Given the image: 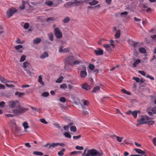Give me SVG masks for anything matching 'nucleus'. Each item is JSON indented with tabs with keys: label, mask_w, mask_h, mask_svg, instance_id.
<instances>
[{
	"label": "nucleus",
	"mask_w": 156,
	"mask_h": 156,
	"mask_svg": "<svg viewBox=\"0 0 156 156\" xmlns=\"http://www.w3.org/2000/svg\"><path fill=\"white\" fill-rule=\"evenodd\" d=\"M23 126L24 128L25 129H27L29 128L28 124L27 122H25L23 123Z\"/></svg>",
	"instance_id": "29"
},
{
	"label": "nucleus",
	"mask_w": 156,
	"mask_h": 156,
	"mask_svg": "<svg viewBox=\"0 0 156 156\" xmlns=\"http://www.w3.org/2000/svg\"><path fill=\"white\" fill-rule=\"evenodd\" d=\"M48 37L50 39V40L51 41H53V35L52 33H50L48 34Z\"/></svg>",
	"instance_id": "32"
},
{
	"label": "nucleus",
	"mask_w": 156,
	"mask_h": 156,
	"mask_svg": "<svg viewBox=\"0 0 156 156\" xmlns=\"http://www.w3.org/2000/svg\"><path fill=\"white\" fill-rule=\"evenodd\" d=\"M60 87L62 89H66L67 88V86L66 83H64L60 85Z\"/></svg>",
	"instance_id": "45"
},
{
	"label": "nucleus",
	"mask_w": 156,
	"mask_h": 156,
	"mask_svg": "<svg viewBox=\"0 0 156 156\" xmlns=\"http://www.w3.org/2000/svg\"><path fill=\"white\" fill-rule=\"evenodd\" d=\"M5 103L2 101L0 102V106L1 107H4L5 106Z\"/></svg>",
	"instance_id": "59"
},
{
	"label": "nucleus",
	"mask_w": 156,
	"mask_h": 156,
	"mask_svg": "<svg viewBox=\"0 0 156 156\" xmlns=\"http://www.w3.org/2000/svg\"><path fill=\"white\" fill-rule=\"evenodd\" d=\"M26 56L24 55H23L20 58V62H23L26 59Z\"/></svg>",
	"instance_id": "39"
},
{
	"label": "nucleus",
	"mask_w": 156,
	"mask_h": 156,
	"mask_svg": "<svg viewBox=\"0 0 156 156\" xmlns=\"http://www.w3.org/2000/svg\"><path fill=\"white\" fill-rule=\"evenodd\" d=\"M82 107L83 109V113L86 115L88 114V112L84 110V109H85V107L84 106H83V105H82Z\"/></svg>",
	"instance_id": "41"
},
{
	"label": "nucleus",
	"mask_w": 156,
	"mask_h": 156,
	"mask_svg": "<svg viewBox=\"0 0 156 156\" xmlns=\"http://www.w3.org/2000/svg\"><path fill=\"white\" fill-rule=\"evenodd\" d=\"M87 149H85L82 156H102L103 154L102 151H98L95 149H92L88 150L86 153Z\"/></svg>",
	"instance_id": "3"
},
{
	"label": "nucleus",
	"mask_w": 156,
	"mask_h": 156,
	"mask_svg": "<svg viewBox=\"0 0 156 156\" xmlns=\"http://www.w3.org/2000/svg\"><path fill=\"white\" fill-rule=\"evenodd\" d=\"M133 79L135 80L136 83H139L140 81V79L139 77H134Z\"/></svg>",
	"instance_id": "43"
},
{
	"label": "nucleus",
	"mask_w": 156,
	"mask_h": 156,
	"mask_svg": "<svg viewBox=\"0 0 156 156\" xmlns=\"http://www.w3.org/2000/svg\"><path fill=\"white\" fill-rule=\"evenodd\" d=\"M28 110L27 108L23 107L20 106V113H25Z\"/></svg>",
	"instance_id": "15"
},
{
	"label": "nucleus",
	"mask_w": 156,
	"mask_h": 156,
	"mask_svg": "<svg viewBox=\"0 0 156 156\" xmlns=\"http://www.w3.org/2000/svg\"><path fill=\"white\" fill-rule=\"evenodd\" d=\"M120 35V31L119 30H117L115 34V37L116 38H119Z\"/></svg>",
	"instance_id": "24"
},
{
	"label": "nucleus",
	"mask_w": 156,
	"mask_h": 156,
	"mask_svg": "<svg viewBox=\"0 0 156 156\" xmlns=\"http://www.w3.org/2000/svg\"><path fill=\"white\" fill-rule=\"evenodd\" d=\"M40 120L41 122L44 124H46L48 123V122H47L44 119H41Z\"/></svg>",
	"instance_id": "46"
},
{
	"label": "nucleus",
	"mask_w": 156,
	"mask_h": 156,
	"mask_svg": "<svg viewBox=\"0 0 156 156\" xmlns=\"http://www.w3.org/2000/svg\"><path fill=\"white\" fill-rule=\"evenodd\" d=\"M151 37L153 40L156 41V34L151 36Z\"/></svg>",
	"instance_id": "64"
},
{
	"label": "nucleus",
	"mask_w": 156,
	"mask_h": 156,
	"mask_svg": "<svg viewBox=\"0 0 156 156\" xmlns=\"http://www.w3.org/2000/svg\"><path fill=\"white\" fill-rule=\"evenodd\" d=\"M30 66V64L28 62H25L23 63V67L24 69L25 70L27 73L28 74H30L31 73L28 70V68H29Z\"/></svg>",
	"instance_id": "8"
},
{
	"label": "nucleus",
	"mask_w": 156,
	"mask_h": 156,
	"mask_svg": "<svg viewBox=\"0 0 156 156\" xmlns=\"http://www.w3.org/2000/svg\"><path fill=\"white\" fill-rule=\"evenodd\" d=\"M29 27V24L28 23H26L24 26V28L25 29H27Z\"/></svg>",
	"instance_id": "51"
},
{
	"label": "nucleus",
	"mask_w": 156,
	"mask_h": 156,
	"mask_svg": "<svg viewBox=\"0 0 156 156\" xmlns=\"http://www.w3.org/2000/svg\"><path fill=\"white\" fill-rule=\"evenodd\" d=\"M148 114L150 116H152L153 114H156V106L154 108L149 107L147 108L146 110Z\"/></svg>",
	"instance_id": "6"
},
{
	"label": "nucleus",
	"mask_w": 156,
	"mask_h": 156,
	"mask_svg": "<svg viewBox=\"0 0 156 156\" xmlns=\"http://www.w3.org/2000/svg\"><path fill=\"white\" fill-rule=\"evenodd\" d=\"M98 2L95 0H93L92 2H89V4L91 6L94 5L98 4Z\"/></svg>",
	"instance_id": "18"
},
{
	"label": "nucleus",
	"mask_w": 156,
	"mask_h": 156,
	"mask_svg": "<svg viewBox=\"0 0 156 156\" xmlns=\"http://www.w3.org/2000/svg\"><path fill=\"white\" fill-rule=\"evenodd\" d=\"M82 88L85 90H88L90 88V86L88 85L86 83H85L82 85Z\"/></svg>",
	"instance_id": "13"
},
{
	"label": "nucleus",
	"mask_w": 156,
	"mask_h": 156,
	"mask_svg": "<svg viewBox=\"0 0 156 156\" xmlns=\"http://www.w3.org/2000/svg\"><path fill=\"white\" fill-rule=\"evenodd\" d=\"M30 108H31V109L34 111H35L37 112H38L40 111V109L38 108H36L35 107H34L32 106H30Z\"/></svg>",
	"instance_id": "37"
},
{
	"label": "nucleus",
	"mask_w": 156,
	"mask_h": 156,
	"mask_svg": "<svg viewBox=\"0 0 156 156\" xmlns=\"http://www.w3.org/2000/svg\"><path fill=\"white\" fill-rule=\"evenodd\" d=\"M94 52L97 55H101L103 54V50L100 48H99L98 50H95Z\"/></svg>",
	"instance_id": "12"
},
{
	"label": "nucleus",
	"mask_w": 156,
	"mask_h": 156,
	"mask_svg": "<svg viewBox=\"0 0 156 156\" xmlns=\"http://www.w3.org/2000/svg\"><path fill=\"white\" fill-rule=\"evenodd\" d=\"M65 151V148H63L61 151L58 152V155L60 156L63 155L64 154V152Z\"/></svg>",
	"instance_id": "27"
},
{
	"label": "nucleus",
	"mask_w": 156,
	"mask_h": 156,
	"mask_svg": "<svg viewBox=\"0 0 156 156\" xmlns=\"http://www.w3.org/2000/svg\"><path fill=\"white\" fill-rule=\"evenodd\" d=\"M12 122V126L13 127H14L15 129H17V128L16 126V122L14 121H13Z\"/></svg>",
	"instance_id": "53"
},
{
	"label": "nucleus",
	"mask_w": 156,
	"mask_h": 156,
	"mask_svg": "<svg viewBox=\"0 0 156 156\" xmlns=\"http://www.w3.org/2000/svg\"><path fill=\"white\" fill-rule=\"evenodd\" d=\"M48 53L46 52H45L41 55L40 58H41L44 59L46 57H48Z\"/></svg>",
	"instance_id": "16"
},
{
	"label": "nucleus",
	"mask_w": 156,
	"mask_h": 156,
	"mask_svg": "<svg viewBox=\"0 0 156 156\" xmlns=\"http://www.w3.org/2000/svg\"><path fill=\"white\" fill-rule=\"evenodd\" d=\"M153 119V118H151L147 116L141 115L140 119L137 120L138 124H137L136 126H138V125L143 124H147L148 125L152 126L155 123V121L152 120Z\"/></svg>",
	"instance_id": "2"
},
{
	"label": "nucleus",
	"mask_w": 156,
	"mask_h": 156,
	"mask_svg": "<svg viewBox=\"0 0 156 156\" xmlns=\"http://www.w3.org/2000/svg\"><path fill=\"white\" fill-rule=\"evenodd\" d=\"M0 80L2 83L5 84L8 83L9 82V81L1 76H0Z\"/></svg>",
	"instance_id": "14"
},
{
	"label": "nucleus",
	"mask_w": 156,
	"mask_h": 156,
	"mask_svg": "<svg viewBox=\"0 0 156 156\" xmlns=\"http://www.w3.org/2000/svg\"><path fill=\"white\" fill-rule=\"evenodd\" d=\"M63 79V77L61 76L56 80V82L57 83H60L62 82Z\"/></svg>",
	"instance_id": "38"
},
{
	"label": "nucleus",
	"mask_w": 156,
	"mask_h": 156,
	"mask_svg": "<svg viewBox=\"0 0 156 156\" xmlns=\"http://www.w3.org/2000/svg\"><path fill=\"white\" fill-rule=\"evenodd\" d=\"M13 112L14 113L15 115H17L19 113V110L17 109H15L13 110Z\"/></svg>",
	"instance_id": "57"
},
{
	"label": "nucleus",
	"mask_w": 156,
	"mask_h": 156,
	"mask_svg": "<svg viewBox=\"0 0 156 156\" xmlns=\"http://www.w3.org/2000/svg\"><path fill=\"white\" fill-rule=\"evenodd\" d=\"M115 136L117 140L119 142H122V139H123V137H120L118 136H117L115 135Z\"/></svg>",
	"instance_id": "36"
},
{
	"label": "nucleus",
	"mask_w": 156,
	"mask_h": 156,
	"mask_svg": "<svg viewBox=\"0 0 156 156\" xmlns=\"http://www.w3.org/2000/svg\"><path fill=\"white\" fill-rule=\"evenodd\" d=\"M153 143L154 144L155 146H156V137L154 138L153 139L152 141Z\"/></svg>",
	"instance_id": "63"
},
{
	"label": "nucleus",
	"mask_w": 156,
	"mask_h": 156,
	"mask_svg": "<svg viewBox=\"0 0 156 156\" xmlns=\"http://www.w3.org/2000/svg\"><path fill=\"white\" fill-rule=\"evenodd\" d=\"M59 101L62 102L64 103L66 101V99L63 97H62L60 98Z\"/></svg>",
	"instance_id": "42"
},
{
	"label": "nucleus",
	"mask_w": 156,
	"mask_h": 156,
	"mask_svg": "<svg viewBox=\"0 0 156 156\" xmlns=\"http://www.w3.org/2000/svg\"><path fill=\"white\" fill-rule=\"evenodd\" d=\"M78 73H80V76L81 78H85L87 75L86 66L81 65L80 66L78 69Z\"/></svg>",
	"instance_id": "4"
},
{
	"label": "nucleus",
	"mask_w": 156,
	"mask_h": 156,
	"mask_svg": "<svg viewBox=\"0 0 156 156\" xmlns=\"http://www.w3.org/2000/svg\"><path fill=\"white\" fill-rule=\"evenodd\" d=\"M41 41V39L40 38H36L34 40L33 42L34 44H38Z\"/></svg>",
	"instance_id": "19"
},
{
	"label": "nucleus",
	"mask_w": 156,
	"mask_h": 156,
	"mask_svg": "<svg viewBox=\"0 0 156 156\" xmlns=\"http://www.w3.org/2000/svg\"><path fill=\"white\" fill-rule=\"evenodd\" d=\"M63 47H61L59 50V52L60 53L63 52Z\"/></svg>",
	"instance_id": "62"
},
{
	"label": "nucleus",
	"mask_w": 156,
	"mask_h": 156,
	"mask_svg": "<svg viewBox=\"0 0 156 156\" xmlns=\"http://www.w3.org/2000/svg\"><path fill=\"white\" fill-rule=\"evenodd\" d=\"M70 130L72 132H76V128L75 126H73L70 127Z\"/></svg>",
	"instance_id": "28"
},
{
	"label": "nucleus",
	"mask_w": 156,
	"mask_h": 156,
	"mask_svg": "<svg viewBox=\"0 0 156 156\" xmlns=\"http://www.w3.org/2000/svg\"><path fill=\"white\" fill-rule=\"evenodd\" d=\"M100 88V87L99 86H97L94 87L92 91L93 92H96L99 90Z\"/></svg>",
	"instance_id": "25"
},
{
	"label": "nucleus",
	"mask_w": 156,
	"mask_h": 156,
	"mask_svg": "<svg viewBox=\"0 0 156 156\" xmlns=\"http://www.w3.org/2000/svg\"><path fill=\"white\" fill-rule=\"evenodd\" d=\"M38 82L41 84H43V83L42 81V77L41 76H39Z\"/></svg>",
	"instance_id": "47"
},
{
	"label": "nucleus",
	"mask_w": 156,
	"mask_h": 156,
	"mask_svg": "<svg viewBox=\"0 0 156 156\" xmlns=\"http://www.w3.org/2000/svg\"><path fill=\"white\" fill-rule=\"evenodd\" d=\"M22 5L20 6V9H25L27 5H29V1H25L24 0H22Z\"/></svg>",
	"instance_id": "10"
},
{
	"label": "nucleus",
	"mask_w": 156,
	"mask_h": 156,
	"mask_svg": "<svg viewBox=\"0 0 156 156\" xmlns=\"http://www.w3.org/2000/svg\"><path fill=\"white\" fill-rule=\"evenodd\" d=\"M110 44L111 45V46H112V47L113 48H114L115 47V45L114 44V41L112 40H111L110 41Z\"/></svg>",
	"instance_id": "56"
},
{
	"label": "nucleus",
	"mask_w": 156,
	"mask_h": 156,
	"mask_svg": "<svg viewBox=\"0 0 156 156\" xmlns=\"http://www.w3.org/2000/svg\"><path fill=\"white\" fill-rule=\"evenodd\" d=\"M141 60L140 59H137L136 61L133 63V66L134 67L136 66L140 62Z\"/></svg>",
	"instance_id": "26"
},
{
	"label": "nucleus",
	"mask_w": 156,
	"mask_h": 156,
	"mask_svg": "<svg viewBox=\"0 0 156 156\" xmlns=\"http://www.w3.org/2000/svg\"><path fill=\"white\" fill-rule=\"evenodd\" d=\"M139 51L140 53L143 54H145L146 52V49L144 48H139Z\"/></svg>",
	"instance_id": "20"
},
{
	"label": "nucleus",
	"mask_w": 156,
	"mask_h": 156,
	"mask_svg": "<svg viewBox=\"0 0 156 156\" xmlns=\"http://www.w3.org/2000/svg\"><path fill=\"white\" fill-rule=\"evenodd\" d=\"M132 43L133 44V46L134 47H136L139 46V44L136 42L134 43V41H132Z\"/></svg>",
	"instance_id": "55"
},
{
	"label": "nucleus",
	"mask_w": 156,
	"mask_h": 156,
	"mask_svg": "<svg viewBox=\"0 0 156 156\" xmlns=\"http://www.w3.org/2000/svg\"><path fill=\"white\" fill-rule=\"evenodd\" d=\"M81 153V152L80 151H74L73 152H72L70 153V155H73L74 154H77L78 153Z\"/></svg>",
	"instance_id": "44"
},
{
	"label": "nucleus",
	"mask_w": 156,
	"mask_h": 156,
	"mask_svg": "<svg viewBox=\"0 0 156 156\" xmlns=\"http://www.w3.org/2000/svg\"><path fill=\"white\" fill-rule=\"evenodd\" d=\"M70 21V19L69 17H67L65 18L63 22L65 23H67Z\"/></svg>",
	"instance_id": "34"
},
{
	"label": "nucleus",
	"mask_w": 156,
	"mask_h": 156,
	"mask_svg": "<svg viewBox=\"0 0 156 156\" xmlns=\"http://www.w3.org/2000/svg\"><path fill=\"white\" fill-rule=\"evenodd\" d=\"M72 125V124L70 123L69 125L65 126L63 127L64 130L65 131L68 130L70 126Z\"/></svg>",
	"instance_id": "33"
},
{
	"label": "nucleus",
	"mask_w": 156,
	"mask_h": 156,
	"mask_svg": "<svg viewBox=\"0 0 156 156\" xmlns=\"http://www.w3.org/2000/svg\"><path fill=\"white\" fill-rule=\"evenodd\" d=\"M89 67L91 70H93L94 68V66L92 64H90L89 65Z\"/></svg>",
	"instance_id": "49"
},
{
	"label": "nucleus",
	"mask_w": 156,
	"mask_h": 156,
	"mask_svg": "<svg viewBox=\"0 0 156 156\" xmlns=\"http://www.w3.org/2000/svg\"><path fill=\"white\" fill-rule=\"evenodd\" d=\"M73 3L71 2H69L66 3L64 5V6L65 7L68 8L70 5H72Z\"/></svg>",
	"instance_id": "30"
},
{
	"label": "nucleus",
	"mask_w": 156,
	"mask_h": 156,
	"mask_svg": "<svg viewBox=\"0 0 156 156\" xmlns=\"http://www.w3.org/2000/svg\"><path fill=\"white\" fill-rule=\"evenodd\" d=\"M65 61L66 64L65 68L66 70L67 71H70L71 69L69 68L68 66L66 65L69 64L71 65H78L82 63V61L80 60H76L72 55L66 57Z\"/></svg>",
	"instance_id": "1"
},
{
	"label": "nucleus",
	"mask_w": 156,
	"mask_h": 156,
	"mask_svg": "<svg viewBox=\"0 0 156 156\" xmlns=\"http://www.w3.org/2000/svg\"><path fill=\"white\" fill-rule=\"evenodd\" d=\"M70 51L69 49L68 48H66L63 49V52H69Z\"/></svg>",
	"instance_id": "61"
},
{
	"label": "nucleus",
	"mask_w": 156,
	"mask_h": 156,
	"mask_svg": "<svg viewBox=\"0 0 156 156\" xmlns=\"http://www.w3.org/2000/svg\"><path fill=\"white\" fill-rule=\"evenodd\" d=\"M55 34L58 38H60L62 37V33L59 28H55L54 29Z\"/></svg>",
	"instance_id": "7"
},
{
	"label": "nucleus",
	"mask_w": 156,
	"mask_h": 156,
	"mask_svg": "<svg viewBox=\"0 0 156 156\" xmlns=\"http://www.w3.org/2000/svg\"><path fill=\"white\" fill-rule=\"evenodd\" d=\"M58 144H58V143H52L51 144H50V146H49V148H50L51 147L54 148L58 146Z\"/></svg>",
	"instance_id": "22"
},
{
	"label": "nucleus",
	"mask_w": 156,
	"mask_h": 156,
	"mask_svg": "<svg viewBox=\"0 0 156 156\" xmlns=\"http://www.w3.org/2000/svg\"><path fill=\"white\" fill-rule=\"evenodd\" d=\"M64 135L65 136V137L67 138H71V135L68 132L65 133H64Z\"/></svg>",
	"instance_id": "31"
},
{
	"label": "nucleus",
	"mask_w": 156,
	"mask_h": 156,
	"mask_svg": "<svg viewBox=\"0 0 156 156\" xmlns=\"http://www.w3.org/2000/svg\"><path fill=\"white\" fill-rule=\"evenodd\" d=\"M17 10L16 9L12 8L8 9L6 12V15L8 18L11 17L16 12Z\"/></svg>",
	"instance_id": "5"
},
{
	"label": "nucleus",
	"mask_w": 156,
	"mask_h": 156,
	"mask_svg": "<svg viewBox=\"0 0 156 156\" xmlns=\"http://www.w3.org/2000/svg\"><path fill=\"white\" fill-rule=\"evenodd\" d=\"M49 95V93L47 92H44L42 94V96L44 97H47Z\"/></svg>",
	"instance_id": "40"
},
{
	"label": "nucleus",
	"mask_w": 156,
	"mask_h": 156,
	"mask_svg": "<svg viewBox=\"0 0 156 156\" xmlns=\"http://www.w3.org/2000/svg\"><path fill=\"white\" fill-rule=\"evenodd\" d=\"M46 4L50 6L51 5L53 4V2L52 1H48L45 2Z\"/></svg>",
	"instance_id": "48"
},
{
	"label": "nucleus",
	"mask_w": 156,
	"mask_h": 156,
	"mask_svg": "<svg viewBox=\"0 0 156 156\" xmlns=\"http://www.w3.org/2000/svg\"><path fill=\"white\" fill-rule=\"evenodd\" d=\"M88 103H89L88 101L87 100H86V101H84L83 102V106H87L88 105Z\"/></svg>",
	"instance_id": "60"
},
{
	"label": "nucleus",
	"mask_w": 156,
	"mask_h": 156,
	"mask_svg": "<svg viewBox=\"0 0 156 156\" xmlns=\"http://www.w3.org/2000/svg\"><path fill=\"white\" fill-rule=\"evenodd\" d=\"M134 150L137 153L139 154H141L142 155H144L145 154L144 152L141 149H135Z\"/></svg>",
	"instance_id": "21"
},
{
	"label": "nucleus",
	"mask_w": 156,
	"mask_h": 156,
	"mask_svg": "<svg viewBox=\"0 0 156 156\" xmlns=\"http://www.w3.org/2000/svg\"><path fill=\"white\" fill-rule=\"evenodd\" d=\"M81 137V135H80L78 136H74L73 137V138L75 140H77L80 138Z\"/></svg>",
	"instance_id": "58"
},
{
	"label": "nucleus",
	"mask_w": 156,
	"mask_h": 156,
	"mask_svg": "<svg viewBox=\"0 0 156 156\" xmlns=\"http://www.w3.org/2000/svg\"><path fill=\"white\" fill-rule=\"evenodd\" d=\"M146 77H147V78H148L150 79L151 80H154V79L153 76H150L149 75H147L146 76Z\"/></svg>",
	"instance_id": "54"
},
{
	"label": "nucleus",
	"mask_w": 156,
	"mask_h": 156,
	"mask_svg": "<svg viewBox=\"0 0 156 156\" xmlns=\"http://www.w3.org/2000/svg\"><path fill=\"white\" fill-rule=\"evenodd\" d=\"M75 148L78 150H83V148L82 146H77Z\"/></svg>",
	"instance_id": "52"
},
{
	"label": "nucleus",
	"mask_w": 156,
	"mask_h": 156,
	"mask_svg": "<svg viewBox=\"0 0 156 156\" xmlns=\"http://www.w3.org/2000/svg\"><path fill=\"white\" fill-rule=\"evenodd\" d=\"M138 72L144 76H145L146 75L145 72L144 71L139 70Z\"/></svg>",
	"instance_id": "50"
},
{
	"label": "nucleus",
	"mask_w": 156,
	"mask_h": 156,
	"mask_svg": "<svg viewBox=\"0 0 156 156\" xmlns=\"http://www.w3.org/2000/svg\"><path fill=\"white\" fill-rule=\"evenodd\" d=\"M55 20V19L54 18V17H51L47 19H46V21L48 22H49L53 20Z\"/></svg>",
	"instance_id": "35"
},
{
	"label": "nucleus",
	"mask_w": 156,
	"mask_h": 156,
	"mask_svg": "<svg viewBox=\"0 0 156 156\" xmlns=\"http://www.w3.org/2000/svg\"><path fill=\"white\" fill-rule=\"evenodd\" d=\"M103 46L106 50L108 52H111L112 51V49L110 44H104Z\"/></svg>",
	"instance_id": "11"
},
{
	"label": "nucleus",
	"mask_w": 156,
	"mask_h": 156,
	"mask_svg": "<svg viewBox=\"0 0 156 156\" xmlns=\"http://www.w3.org/2000/svg\"><path fill=\"white\" fill-rule=\"evenodd\" d=\"M33 154L35 155L38 156H42L44 154L42 152L38 151H34L33 152Z\"/></svg>",
	"instance_id": "17"
},
{
	"label": "nucleus",
	"mask_w": 156,
	"mask_h": 156,
	"mask_svg": "<svg viewBox=\"0 0 156 156\" xmlns=\"http://www.w3.org/2000/svg\"><path fill=\"white\" fill-rule=\"evenodd\" d=\"M9 106L11 108H13L19 106V103L18 101H10L8 102Z\"/></svg>",
	"instance_id": "9"
},
{
	"label": "nucleus",
	"mask_w": 156,
	"mask_h": 156,
	"mask_svg": "<svg viewBox=\"0 0 156 156\" xmlns=\"http://www.w3.org/2000/svg\"><path fill=\"white\" fill-rule=\"evenodd\" d=\"M140 111H134L132 112V115L133 116V117L136 118H137V112H139Z\"/></svg>",
	"instance_id": "23"
}]
</instances>
